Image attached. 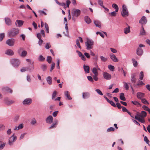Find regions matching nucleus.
<instances>
[{
	"instance_id": "obj_62",
	"label": "nucleus",
	"mask_w": 150,
	"mask_h": 150,
	"mask_svg": "<svg viewBox=\"0 0 150 150\" xmlns=\"http://www.w3.org/2000/svg\"><path fill=\"white\" fill-rule=\"evenodd\" d=\"M51 46L50 45L49 43H47L45 47L47 49H49L51 47Z\"/></svg>"
},
{
	"instance_id": "obj_9",
	"label": "nucleus",
	"mask_w": 150,
	"mask_h": 150,
	"mask_svg": "<svg viewBox=\"0 0 150 150\" xmlns=\"http://www.w3.org/2000/svg\"><path fill=\"white\" fill-rule=\"evenodd\" d=\"M15 40L13 39L8 40L6 42V43L9 46H12L14 45Z\"/></svg>"
},
{
	"instance_id": "obj_5",
	"label": "nucleus",
	"mask_w": 150,
	"mask_h": 150,
	"mask_svg": "<svg viewBox=\"0 0 150 150\" xmlns=\"http://www.w3.org/2000/svg\"><path fill=\"white\" fill-rule=\"evenodd\" d=\"M11 62L14 67H16L19 66L20 63V61L18 59H14L11 60Z\"/></svg>"
},
{
	"instance_id": "obj_42",
	"label": "nucleus",
	"mask_w": 150,
	"mask_h": 150,
	"mask_svg": "<svg viewBox=\"0 0 150 150\" xmlns=\"http://www.w3.org/2000/svg\"><path fill=\"white\" fill-rule=\"evenodd\" d=\"M132 60L134 66V67H136L138 64L137 61L134 59H132Z\"/></svg>"
},
{
	"instance_id": "obj_33",
	"label": "nucleus",
	"mask_w": 150,
	"mask_h": 150,
	"mask_svg": "<svg viewBox=\"0 0 150 150\" xmlns=\"http://www.w3.org/2000/svg\"><path fill=\"white\" fill-rule=\"evenodd\" d=\"M112 7L115 9V11L116 12H118L119 10L118 6L116 4H112Z\"/></svg>"
},
{
	"instance_id": "obj_18",
	"label": "nucleus",
	"mask_w": 150,
	"mask_h": 150,
	"mask_svg": "<svg viewBox=\"0 0 150 150\" xmlns=\"http://www.w3.org/2000/svg\"><path fill=\"white\" fill-rule=\"evenodd\" d=\"M24 21L22 20H17L16 21L15 24L16 26H17V23L18 24V27L21 26L23 24Z\"/></svg>"
},
{
	"instance_id": "obj_64",
	"label": "nucleus",
	"mask_w": 150,
	"mask_h": 150,
	"mask_svg": "<svg viewBox=\"0 0 150 150\" xmlns=\"http://www.w3.org/2000/svg\"><path fill=\"white\" fill-rule=\"evenodd\" d=\"M116 106L117 107V108L119 109H121L122 106L120 105V104L119 103H116Z\"/></svg>"
},
{
	"instance_id": "obj_4",
	"label": "nucleus",
	"mask_w": 150,
	"mask_h": 150,
	"mask_svg": "<svg viewBox=\"0 0 150 150\" xmlns=\"http://www.w3.org/2000/svg\"><path fill=\"white\" fill-rule=\"evenodd\" d=\"M121 14L124 17L129 15L128 11L126 6L125 5H123L122 6V11L121 12Z\"/></svg>"
},
{
	"instance_id": "obj_32",
	"label": "nucleus",
	"mask_w": 150,
	"mask_h": 150,
	"mask_svg": "<svg viewBox=\"0 0 150 150\" xmlns=\"http://www.w3.org/2000/svg\"><path fill=\"white\" fill-rule=\"evenodd\" d=\"M92 71L94 75H98V69H97V68H93L92 70Z\"/></svg>"
},
{
	"instance_id": "obj_49",
	"label": "nucleus",
	"mask_w": 150,
	"mask_h": 150,
	"mask_svg": "<svg viewBox=\"0 0 150 150\" xmlns=\"http://www.w3.org/2000/svg\"><path fill=\"white\" fill-rule=\"evenodd\" d=\"M124 85L125 87L126 90H128L129 88V86L127 83L125 82H123Z\"/></svg>"
},
{
	"instance_id": "obj_7",
	"label": "nucleus",
	"mask_w": 150,
	"mask_h": 150,
	"mask_svg": "<svg viewBox=\"0 0 150 150\" xmlns=\"http://www.w3.org/2000/svg\"><path fill=\"white\" fill-rule=\"evenodd\" d=\"M32 102V100L30 98L25 99L23 101V105H27L30 104Z\"/></svg>"
},
{
	"instance_id": "obj_54",
	"label": "nucleus",
	"mask_w": 150,
	"mask_h": 150,
	"mask_svg": "<svg viewBox=\"0 0 150 150\" xmlns=\"http://www.w3.org/2000/svg\"><path fill=\"white\" fill-rule=\"evenodd\" d=\"M138 121L143 123L145 122V120L144 118L140 117Z\"/></svg>"
},
{
	"instance_id": "obj_1",
	"label": "nucleus",
	"mask_w": 150,
	"mask_h": 150,
	"mask_svg": "<svg viewBox=\"0 0 150 150\" xmlns=\"http://www.w3.org/2000/svg\"><path fill=\"white\" fill-rule=\"evenodd\" d=\"M81 13V11L79 9L74 8L71 11V14L72 16V20L75 21L74 17H78Z\"/></svg>"
},
{
	"instance_id": "obj_39",
	"label": "nucleus",
	"mask_w": 150,
	"mask_h": 150,
	"mask_svg": "<svg viewBox=\"0 0 150 150\" xmlns=\"http://www.w3.org/2000/svg\"><path fill=\"white\" fill-rule=\"evenodd\" d=\"M47 67V66L45 64H42L41 65V69L45 71V70Z\"/></svg>"
},
{
	"instance_id": "obj_38",
	"label": "nucleus",
	"mask_w": 150,
	"mask_h": 150,
	"mask_svg": "<svg viewBox=\"0 0 150 150\" xmlns=\"http://www.w3.org/2000/svg\"><path fill=\"white\" fill-rule=\"evenodd\" d=\"M28 67H23L21 69V72H24L25 71H28Z\"/></svg>"
},
{
	"instance_id": "obj_48",
	"label": "nucleus",
	"mask_w": 150,
	"mask_h": 150,
	"mask_svg": "<svg viewBox=\"0 0 150 150\" xmlns=\"http://www.w3.org/2000/svg\"><path fill=\"white\" fill-rule=\"evenodd\" d=\"M98 4L101 7L103 6V0H98Z\"/></svg>"
},
{
	"instance_id": "obj_17",
	"label": "nucleus",
	"mask_w": 150,
	"mask_h": 150,
	"mask_svg": "<svg viewBox=\"0 0 150 150\" xmlns=\"http://www.w3.org/2000/svg\"><path fill=\"white\" fill-rule=\"evenodd\" d=\"M137 97L138 99L142 100L144 97V93L140 92H138L137 94Z\"/></svg>"
},
{
	"instance_id": "obj_6",
	"label": "nucleus",
	"mask_w": 150,
	"mask_h": 150,
	"mask_svg": "<svg viewBox=\"0 0 150 150\" xmlns=\"http://www.w3.org/2000/svg\"><path fill=\"white\" fill-rule=\"evenodd\" d=\"M17 137L13 134L8 139V143L10 145H12L14 142L16 140Z\"/></svg>"
},
{
	"instance_id": "obj_40",
	"label": "nucleus",
	"mask_w": 150,
	"mask_h": 150,
	"mask_svg": "<svg viewBox=\"0 0 150 150\" xmlns=\"http://www.w3.org/2000/svg\"><path fill=\"white\" fill-rule=\"evenodd\" d=\"M142 30L140 32V34L142 35H144L145 34V32L144 30V28L143 26L142 27Z\"/></svg>"
},
{
	"instance_id": "obj_51",
	"label": "nucleus",
	"mask_w": 150,
	"mask_h": 150,
	"mask_svg": "<svg viewBox=\"0 0 150 150\" xmlns=\"http://www.w3.org/2000/svg\"><path fill=\"white\" fill-rule=\"evenodd\" d=\"M96 91L98 93L99 95L102 96L103 95V93L100 91V90L99 89H96Z\"/></svg>"
},
{
	"instance_id": "obj_28",
	"label": "nucleus",
	"mask_w": 150,
	"mask_h": 150,
	"mask_svg": "<svg viewBox=\"0 0 150 150\" xmlns=\"http://www.w3.org/2000/svg\"><path fill=\"white\" fill-rule=\"evenodd\" d=\"M46 81L49 84L51 85L52 84V79L50 76H49L47 77L46 78Z\"/></svg>"
},
{
	"instance_id": "obj_10",
	"label": "nucleus",
	"mask_w": 150,
	"mask_h": 150,
	"mask_svg": "<svg viewBox=\"0 0 150 150\" xmlns=\"http://www.w3.org/2000/svg\"><path fill=\"white\" fill-rule=\"evenodd\" d=\"M103 76L105 79L108 80H110L111 78V75L106 72H104L103 73Z\"/></svg>"
},
{
	"instance_id": "obj_26",
	"label": "nucleus",
	"mask_w": 150,
	"mask_h": 150,
	"mask_svg": "<svg viewBox=\"0 0 150 150\" xmlns=\"http://www.w3.org/2000/svg\"><path fill=\"white\" fill-rule=\"evenodd\" d=\"M83 69L86 73H89L90 68L89 66H83Z\"/></svg>"
},
{
	"instance_id": "obj_35",
	"label": "nucleus",
	"mask_w": 150,
	"mask_h": 150,
	"mask_svg": "<svg viewBox=\"0 0 150 150\" xmlns=\"http://www.w3.org/2000/svg\"><path fill=\"white\" fill-rule=\"evenodd\" d=\"M117 12H116L115 11L111 13H109V14L111 16H115L117 15V13H116Z\"/></svg>"
},
{
	"instance_id": "obj_37",
	"label": "nucleus",
	"mask_w": 150,
	"mask_h": 150,
	"mask_svg": "<svg viewBox=\"0 0 150 150\" xmlns=\"http://www.w3.org/2000/svg\"><path fill=\"white\" fill-rule=\"evenodd\" d=\"M100 59L101 61L103 62H105L107 60V58L104 57L103 56H100Z\"/></svg>"
},
{
	"instance_id": "obj_8",
	"label": "nucleus",
	"mask_w": 150,
	"mask_h": 150,
	"mask_svg": "<svg viewBox=\"0 0 150 150\" xmlns=\"http://www.w3.org/2000/svg\"><path fill=\"white\" fill-rule=\"evenodd\" d=\"M4 21L6 24L8 26H11L12 25V22L10 18L6 17L4 18Z\"/></svg>"
},
{
	"instance_id": "obj_31",
	"label": "nucleus",
	"mask_w": 150,
	"mask_h": 150,
	"mask_svg": "<svg viewBox=\"0 0 150 150\" xmlns=\"http://www.w3.org/2000/svg\"><path fill=\"white\" fill-rule=\"evenodd\" d=\"M120 99L122 100L125 101L126 100V98L124 97V94L123 93H120Z\"/></svg>"
},
{
	"instance_id": "obj_30",
	"label": "nucleus",
	"mask_w": 150,
	"mask_h": 150,
	"mask_svg": "<svg viewBox=\"0 0 150 150\" xmlns=\"http://www.w3.org/2000/svg\"><path fill=\"white\" fill-rule=\"evenodd\" d=\"M64 94L65 96L67 97L68 99L69 100H70L72 99L71 97L70 96L69 93L68 91H66L64 92Z\"/></svg>"
},
{
	"instance_id": "obj_60",
	"label": "nucleus",
	"mask_w": 150,
	"mask_h": 150,
	"mask_svg": "<svg viewBox=\"0 0 150 150\" xmlns=\"http://www.w3.org/2000/svg\"><path fill=\"white\" fill-rule=\"evenodd\" d=\"M5 126L2 124H0V131L4 129Z\"/></svg>"
},
{
	"instance_id": "obj_29",
	"label": "nucleus",
	"mask_w": 150,
	"mask_h": 150,
	"mask_svg": "<svg viewBox=\"0 0 150 150\" xmlns=\"http://www.w3.org/2000/svg\"><path fill=\"white\" fill-rule=\"evenodd\" d=\"M23 127V124H20L18 127L16 126L14 129V130H18L19 129H22Z\"/></svg>"
},
{
	"instance_id": "obj_41",
	"label": "nucleus",
	"mask_w": 150,
	"mask_h": 150,
	"mask_svg": "<svg viewBox=\"0 0 150 150\" xmlns=\"http://www.w3.org/2000/svg\"><path fill=\"white\" fill-rule=\"evenodd\" d=\"M27 52L26 51L23 50L22 52L21 56L22 57H25L27 54Z\"/></svg>"
},
{
	"instance_id": "obj_50",
	"label": "nucleus",
	"mask_w": 150,
	"mask_h": 150,
	"mask_svg": "<svg viewBox=\"0 0 150 150\" xmlns=\"http://www.w3.org/2000/svg\"><path fill=\"white\" fill-rule=\"evenodd\" d=\"M5 36L4 33H2L0 34V41H1Z\"/></svg>"
},
{
	"instance_id": "obj_59",
	"label": "nucleus",
	"mask_w": 150,
	"mask_h": 150,
	"mask_svg": "<svg viewBox=\"0 0 150 150\" xmlns=\"http://www.w3.org/2000/svg\"><path fill=\"white\" fill-rule=\"evenodd\" d=\"M96 34L97 35L99 34L103 38H104V34L100 32H97Z\"/></svg>"
},
{
	"instance_id": "obj_20",
	"label": "nucleus",
	"mask_w": 150,
	"mask_h": 150,
	"mask_svg": "<svg viewBox=\"0 0 150 150\" xmlns=\"http://www.w3.org/2000/svg\"><path fill=\"white\" fill-rule=\"evenodd\" d=\"M137 54L139 56H141L143 53V51L139 47H138L137 50Z\"/></svg>"
},
{
	"instance_id": "obj_61",
	"label": "nucleus",
	"mask_w": 150,
	"mask_h": 150,
	"mask_svg": "<svg viewBox=\"0 0 150 150\" xmlns=\"http://www.w3.org/2000/svg\"><path fill=\"white\" fill-rule=\"evenodd\" d=\"M57 95V92L56 91H54L52 94V99H54Z\"/></svg>"
},
{
	"instance_id": "obj_12",
	"label": "nucleus",
	"mask_w": 150,
	"mask_h": 150,
	"mask_svg": "<svg viewBox=\"0 0 150 150\" xmlns=\"http://www.w3.org/2000/svg\"><path fill=\"white\" fill-rule=\"evenodd\" d=\"M37 37L39 39L38 44L40 46L41 45L43 41L41 39V35L40 33H38L37 35Z\"/></svg>"
},
{
	"instance_id": "obj_56",
	"label": "nucleus",
	"mask_w": 150,
	"mask_h": 150,
	"mask_svg": "<svg viewBox=\"0 0 150 150\" xmlns=\"http://www.w3.org/2000/svg\"><path fill=\"white\" fill-rule=\"evenodd\" d=\"M28 67V71H30L33 70L34 69V67L33 65H32L30 67Z\"/></svg>"
},
{
	"instance_id": "obj_53",
	"label": "nucleus",
	"mask_w": 150,
	"mask_h": 150,
	"mask_svg": "<svg viewBox=\"0 0 150 150\" xmlns=\"http://www.w3.org/2000/svg\"><path fill=\"white\" fill-rule=\"evenodd\" d=\"M132 103H133L135 105H136L137 106L140 105V103L137 101H132Z\"/></svg>"
},
{
	"instance_id": "obj_58",
	"label": "nucleus",
	"mask_w": 150,
	"mask_h": 150,
	"mask_svg": "<svg viewBox=\"0 0 150 150\" xmlns=\"http://www.w3.org/2000/svg\"><path fill=\"white\" fill-rule=\"evenodd\" d=\"M115 130V129L112 127H110L109 128H108L107 131L108 132H110L111 131H113Z\"/></svg>"
},
{
	"instance_id": "obj_21",
	"label": "nucleus",
	"mask_w": 150,
	"mask_h": 150,
	"mask_svg": "<svg viewBox=\"0 0 150 150\" xmlns=\"http://www.w3.org/2000/svg\"><path fill=\"white\" fill-rule=\"evenodd\" d=\"M94 23L96 27H98L99 28H101V23L98 21H94Z\"/></svg>"
},
{
	"instance_id": "obj_3",
	"label": "nucleus",
	"mask_w": 150,
	"mask_h": 150,
	"mask_svg": "<svg viewBox=\"0 0 150 150\" xmlns=\"http://www.w3.org/2000/svg\"><path fill=\"white\" fill-rule=\"evenodd\" d=\"M19 30L17 28H13L10 30L8 35L10 37H13L16 36L19 33Z\"/></svg>"
},
{
	"instance_id": "obj_13",
	"label": "nucleus",
	"mask_w": 150,
	"mask_h": 150,
	"mask_svg": "<svg viewBox=\"0 0 150 150\" xmlns=\"http://www.w3.org/2000/svg\"><path fill=\"white\" fill-rule=\"evenodd\" d=\"M2 89L4 92L7 91L11 93H12V90L7 86L3 87L2 88Z\"/></svg>"
},
{
	"instance_id": "obj_22",
	"label": "nucleus",
	"mask_w": 150,
	"mask_h": 150,
	"mask_svg": "<svg viewBox=\"0 0 150 150\" xmlns=\"http://www.w3.org/2000/svg\"><path fill=\"white\" fill-rule=\"evenodd\" d=\"M84 20L88 24H90L91 22V19L88 16L85 17Z\"/></svg>"
},
{
	"instance_id": "obj_63",
	"label": "nucleus",
	"mask_w": 150,
	"mask_h": 150,
	"mask_svg": "<svg viewBox=\"0 0 150 150\" xmlns=\"http://www.w3.org/2000/svg\"><path fill=\"white\" fill-rule=\"evenodd\" d=\"M110 50L111 52L113 53H115L117 52V50L115 49L112 48H110Z\"/></svg>"
},
{
	"instance_id": "obj_45",
	"label": "nucleus",
	"mask_w": 150,
	"mask_h": 150,
	"mask_svg": "<svg viewBox=\"0 0 150 150\" xmlns=\"http://www.w3.org/2000/svg\"><path fill=\"white\" fill-rule=\"evenodd\" d=\"M45 59V58H44L43 56L42 55H40L39 58L38 60L39 61H43Z\"/></svg>"
},
{
	"instance_id": "obj_46",
	"label": "nucleus",
	"mask_w": 150,
	"mask_h": 150,
	"mask_svg": "<svg viewBox=\"0 0 150 150\" xmlns=\"http://www.w3.org/2000/svg\"><path fill=\"white\" fill-rule=\"evenodd\" d=\"M108 103H110L114 107H116V105L114 103V102L113 101H112V100H110L108 101Z\"/></svg>"
},
{
	"instance_id": "obj_11",
	"label": "nucleus",
	"mask_w": 150,
	"mask_h": 150,
	"mask_svg": "<svg viewBox=\"0 0 150 150\" xmlns=\"http://www.w3.org/2000/svg\"><path fill=\"white\" fill-rule=\"evenodd\" d=\"M110 57L112 60L114 62H117L119 61L118 59L114 54L111 53L110 55Z\"/></svg>"
},
{
	"instance_id": "obj_52",
	"label": "nucleus",
	"mask_w": 150,
	"mask_h": 150,
	"mask_svg": "<svg viewBox=\"0 0 150 150\" xmlns=\"http://www.w3.org/2000/svg\"><path fill=\"white\" fill-rule=\"evenodd\" d=\"M144 77V74L143 71H141L139 76V79L141 80H142Z\"/></svg>"
},
{
	"instance_id": "obj_55",
	"label": "nucleus",
	"mask_w": 150,
	"mask_h": 150,
	"mask_svg": "<svg viewBox=\"0 0 150 150\" xmlns=\"http://www.w3.org/2000/svg\"><path fill=\"white\" fill-rule=\"evenodd\" d=\"M76 43L78 47L80 49H81V47L80 45V43L79 41V40L77 39L76 40Z\"/></svg>"
},
{
	"instance_id": "obj_44",
	"label": "nucleus",
	"mask_w": 150,
	"mask_h": 150,
	"mask_svg": "<svg viewBox=\"0 0 150 150\" xmlns=\"http://www.w3.org/2000/svg\"><path fill=\"white\" fill-rule=\"evenodd\" d=\"M142 102L144 104H149V102L147 101V100L145 98H143L141 100Z\"/></svg>"
},
{
	"instance_id": "obj_23",
	"label": "nucleus",
	"mask_w": 150,
	"mask_h": 150,
	"mask_svg": "<svg viewBox=\"0 0 150 150\" xmlns=\"http://www.w3.org/2000/svg\"><path fill=\"white\" fill-rule=\"evenodd\" d=\"M5 53L8 55H12L14 54L13 51L11 49H8L7 50Z\"/></svg>"
},
{
	"instance_id": "obj_19",
	"label": "nucleus",
	"mask_w": 150,
	"mask_h": 150,
	"mask_svg": "<svg viewBox=\"0 0 150 150\" xmlns=\"http://www.w3.org/2000/svg\"><path fill=\"white\" fill-rule=\"evenodd\" d=\"M137 115L138 116L140 117L144 118L146 117V112L142 111L141 112V113L139 114H137Z\"/></svg>"
},
{
	"instance_id": "obj_24",
	"label": "nucleus",
	"mask_w": 150,
	"mask_h": 150,
	"mask_svg": "<svg viewBox=\"0 0 150 150\" xmlns=\"http://www.w3.org/2000/svg\"><path fill=\"white\" fill-rule=\"evenodd\" d=\"M65 28L66 30V33L63 32V33L64 34L65 36H68L69 34L68 32V27L67 26V22L66 23H65Z\"/></svg>"
},
{
	"instance_id": "obj_57",
	"label": "nucleus",
	"mask_w": 150,
	"mask_h": 150,
	"mask_svg": "<svg viewBox=\"0 0 150 150\" xmlns=\"http://www.w3.org/2000/svg\"><path fill=\"white\" fill-rule=\"evenodd\" d=\"M55 66V63L54 62H52L51 64V68L50 70V71H51L53 70V69L54 68Z\"/></svg>"
},
{
	"instance_id": "obj_27",
	"label": "nucleus",
	"mask_w": 150,
	"mask_h": 150,
	"mask_svg": "<svg viewBox=\"0 0 150 150\" xmlns=\"http://www.w3.org/2000/svg\"><path fill=\"white\" fill-rule=\"evenodd\" d=\"M124 33L126 34L128 33H130V27L128 26V27H126L124 28Z\"/></svg>"
},
{
	"instance_id": "obj_34",
	"label": "nucleus",
	"mask_w": 150,
	"mask_h": 150,
	"mask_svg": "<svg viewBox=\"0 0 150 150\" xmlns=\"http://www.w3.org/2000/svg\"><path fill=\"white\" fill-rule=\"evenodd\" d=\"M58 122L57 120H56L55 121V123L53 124L49 128V129H50L53 128L55 127L56 126V125L58 124Z\"/></svg>"
},
{
	"instance_id": "obj_14",
	"label": "nucleus",
	"mask_w": 150,
	"mask_h": 150,
	"mask_svg": "<svg viewBox=\"0 0 150 150\" xmlns=\"http://www.w3.org/2000/svg\"><path fill=\"white\" fill-rule=\"evenodd\" d=\"M53 118L52 116L50 115L48 116L46 119V122L49 124H51L53 120Z\"/></svg>"
},
{
	"instance_id": "obj_2",
	"label": "nucleus",
	"mask_w": 150,
	"mask_h": 150,
	"mask_svg": "<svg viewBox=\"0 0 150 150\" xmlns=\"http://www.w3.org/2000/svg\"><path fill=\"white\" fill-rule=\"evenodd\" d=\"M85 44L86 49L87 50H89L93 48L94 42L93 41L88 39L85 42Z\"/></svg>"
},
{
	"instance_id": "obj_16",
	"label": "nucleus",
	"mask_w": 150,
	"mask_h": 150,
	"mask_svg": "<svg viewBox=\"0 0 150 150\" xmlns=\"http://www.w3.org/2000/svg\"><path fill=\"white\" fill-rule=\"evenodd\" d=\"M4 101L5 103L8 105H11L14 103V101L10 100L8 98H6L4 99Z\"/></svg>"
},
{
	"instance_id": "obj_47",
	"label": "nucleus",
	"mask_w": 150,
	"mask_h": 150,
	"mask_svg": "<svg viewBox=\"0 0 150 150\" xmlns=\"http://www.w3.org/2000/svg\"><path fill=\"white\" fill-rule=\"evenodd\" d=\"M47 61L49 63H50L51 62L52 60V57H51L48 56L47 57Z\"/></svg>"
},
{
	"instance_id": "obj_36",
	"label": "nucleus",
	"mask_w": 150,
	"mask_h": 150,
	"mask_svg": "<svg viewBox=\"0 0 150 150\" xmlns=\"http://www.w3.org/2000/svg\"><path fill=\"white\" fill-rule=\"evenodd\" d=\"M108 68L109 70L111 71H114L115 67L111 65H109L108 66Z\"/></svg>"
},
{
	"instance_id": "obj_25",
	"label": "nucleus",
	"mask_w": 150,
	"mask_h": 150,
	"mask_svg": "<svg viewBox=\"0 0 150 150\" xmlns=\"http://www.w3.org/2000/svg\"><path fill=\"white\" fill-rule=\"evenodd\" d=\"M90 94L88 92L83 93L82 94V97L84 99L88 98Z\"/></svg>"
},
{
	"instance_id": "obj_15",
	"label": "nucleus",
	"mask_w": 150,
	"mask_h": 150,
	"mask_svg": "<svg viewBox=\"0 0 150 150\" xmlns=\"http://www.w3.org/2000/svg\"><path fill=\"white\" fill-rule=\"evenodd\" d=\"M146 22L147 20L144 16H142L139 21V22L142 24H146Z\"/></svg>"
},
{
	"instance_id": "obj_43",
	"label": "nucleus",
	"mask_w": 150,
	"mask_h": 150,
	"mask_svg": "<svg viewBox=\"0 0 150 150\" xmlns=\"http://www.w3.org/2000/svg\"><path fill=\"white\" fill-rule=\"evenodd\" d=\"M131 81L134 83H135L136 82V79L135 78V76L134 75H132L131 76Z\"/></svg>"
}]
</instances>
